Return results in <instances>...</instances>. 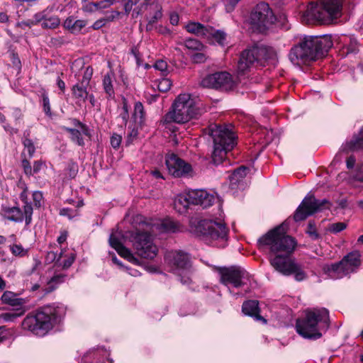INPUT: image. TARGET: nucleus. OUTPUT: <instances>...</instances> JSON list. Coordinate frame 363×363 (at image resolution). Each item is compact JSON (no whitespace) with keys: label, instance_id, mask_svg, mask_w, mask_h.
<instances>
[{"label":"nucleus","instance_id":"8fccbe9b","mask_svg":"<svg viewBox=\"0 0 363 363\" xmlns=\"http://www.w3.org/2000/svg\"><path fill=\"white\" fill-rule=\"evenodd\" d=\"M62 253L58 255L57 252L53 251H50L47 253L45 256V262L47 263H52L53 262H60Z\"/></svg>","mask_w":363,"mask_h":363},{"label":"nucleus","instance_id":"ea45409f","mask_svg":"<svg viewBox=\"0 0 363 363\" xmlns=\"http://www.w3.org/2000/svg\"><path fill=\"white\" fill-rule=\"evenodd\" d=\"M172 82L168 78H162L158 82L157 88L161 92H166L170 89Z\"/></svg>","mask_w":363,"mask_h":363},{"label":"nucleus","instance_id":"0eeeda50","mask_svg":"<svg viewBox=\"0 0 363 363\" xmlns=\"http://www.w3.org/2000/svg\"><path fill=\"white\" fill-rule=\"evenodd\" d=\"M208 128L213 141L212 160L215 164H219L237 144V137L231 126L227 125L211 124Z\"/></svg>","mask_w":363,"mask_h":363},{"label":"nucleus","instance_id":"72a5a7b5","mask_svg":"<svg viewBox=\"0 0 363 363\" xmlns=\"http://www.w3.org/2000/svg\"><path fill=\"white\" fill-rule=\"evenodd\" d=\"M103 86L105 92L108 96L109 98H112L114 96V90L112 84V77L110 74H106L104 77L103 79Z\"/></svg>","mask_w":363,"mask_h":363},{"label":"nucleus","instance_id":"6ab92c4d","mask_svg":"<svg viewBox=\"0 0 363 363\" xmlns=\"http://www.w3.org/2000/svg\"><path fill=\"white\" fill-rule=\"evenodd\" d=\"M188 198L191 204L200 205L203 208L211 206L215 201V196L206 190L194 189L188 191Z\"/></svg>","mask_w":363,"mask_h":363},{"label":"nucleus","instance_id":"603ef678","mask_svg":"<svg viewBox=\"0 0 363 363\" xmlns=\"http://www.w3.org/2000/svg\"><path fill=\"white\" fill-rule=\"evenodd\" d=\"M43 194L41 191H35L33 193V200L34 206L37 208H40L43 201Z\"/></svg>","mask_w":363,"mask_h":363},{"label":"nucleus","instance_id":"774afa93","mask_svg":"<svg viewBox=\"0 0 363 363\" xmlns=\"http://www.w3.org/2000/svg\"><path fill=\"white\" fill-rule=\"evenodd\" d=\"M86 9L89 11H93L94 10H99V2L91 3L86 6Z\"/></svg>","mask_w":363,"mask_h":363},{"label":"nucleus","instance_id":"bf43d9fd","mask_svg":"<svg viewBox=\"0 0 363 363\" xmlns=\"http://www.w3.org/2000/svg\"><path fill=\"white\" fill-rule=\"evenodd\" d=\"M74 255L71 254L70 256L63 262V264H60V265H62L63 269H67L72 264V263L74 261Z\"/></svg>","mask_w":363,"mask_h":363},{"label":"nucleus","instance_id":"4be33fe9","mask_svg":"<svg viewBox=\"0 0 363 363\" xmlns=\"http://www.w3.org/2000/svg\"><path fill=\"white\" fill-rule=\"evenodd\" d=\"M1 214L5 218L15 223H21L25 219L24 211L23 212L18 206L10 207L3 205Z\"/></svg>","mask_w":363,"mask_h":363},{"label":"nucleus","instance_id":"864d4df0","mask_svg":"<svg viewBox=\"0 0 363 363\" xmlns=\"http://www.w3.org/2000/svg\"><path fill=\"white\" fill-rule=\"evenodd\" d=\"M46 17V11L44 10L43 11L38 12L33 15L32 18L34 21V23H36L38 25L40 23H43L44 21V19H45Z\"/></svg>","mask_w":363,"mask_h":363},{"label":"nucleus","instance_id":"412c9836","mask_svg":"<svg viewBox=\"0 0 363 363\" xmlns=\"http://www.w3.org/2000/svg\"><path fill=\"white\" fill-rule=\"evenodd\" d=\"M259 302L256 300L245 301L242 306V312L249 316L253 317L255 320L267 323V320L259 315Z\"/></svg>","mask_w":363,"mask_h":363},{"label":"nucleus","instance_id":"f257e3e1","mask_svg":"<svg viewBox=\"0 0 363 363\" xmlns=\"http://www.w3.org/2000/svg\"><path fill=\"white\" fill-rule=\"evenodd\" d=\"M296 245L295 239L286 235L281 225L269 230L257 240L259 250L269 251V262L276 271L284 276L294 274L297 281H301L306 279L307 274L291 256Z\"/></svg>","mask_w":363,"mask_h":363},{"label":"nucleus","instance_id":"69168bd1","mask_svg":"<svg viewBox=\"0 0 363 363\" xmlns=\"http://www.w3.org/2000/svg\"><path fill=\"white\" fill-rule=\"evenodd\" d=\"M356 160L354 156H350L346 161L347 167L348 169H352L354 167L355 164Z\"/></svg>","mask_w":363,"mask_h":363},{"label":"nucleus","instance_id":"5fc2aeb1","mask_svg":"<svg viewBox=\"0 0 363 363\" xmlns=\"http://www.w3.org/2000/svg\"><path fill=\"white\" fill-rule=\"evenodd\" d=\"M121 140H122V137L120 135H118L116 133L113 134V135L111 138V146L114 149L119 147V146L121 143Z\"/></svg>","mask_w":363,"mask_h":363},{"label":"nucleus","instance_id":"c9c22d12","mask_svg":"<svg viewBox=\"0 0 363 363\" xmlns=\"http://www.w3.org/2000/svg\"><path fill=\"white\" fill-rule=\"evenodd\" d=\"M60 23V20L57 16H52L49 18L45 17L44 21L41 23L43 28L54 29L57 28Z\"/></svg>","mask_w":363,"mask_h":363},{"label":"nucleus","instance_id":"bb28decb","mask_svg":"<svg viewBox=\"0 0 363 363\" xmlns=\"http://www.w3.org/2000/svg\"><path fill=\"white\" fill-rule=\"evenodd\" d=\"M87 85L78 83L72 88V92L74 98L76 99V104L81 106L88 98L89 92L86 90Z\"/></svg>","mask_w":363,"mask_h":363},{"label":"nucleus","instance_id":"2f4dec72","mask_svg":"<svg viewBox=\"0 0 363 363\" xmlns=\"http://www.w3.org/2000/svg\"><path fill=\"white\" fill-rule=\"evenodd\" d=\"M30 130H26L23 133V137L22 138V143L24 146L25 150H27L29 156L31 157L33 156L35 152V147L32 140L29 138Z\"/></svg>","mask_w":363,"mask_h":363},{"label":"nucleus","instance_id":"0e129e2a","mask_svg":"<svg viewBox=\"0 0 363 363\" xmlns=\"http://www.w3.org/2000/svg\"><path fill=\"white\" fill-rule=\"evenodd\" d=\"M12 116L15 118L16 121H18L21 119L23 114L20 108H15L13 110Z\"/></svg>","mask_w":363,"mask_h":363},{"label":"nucleus","instance_id":"a19ab883","mask_svg":"<svg viewBox=\"0 0 363 363\" xmlns=\"http://www.w3.org/2000/svg\"><path fill=\"white\" fill-rule=\"evenodd\" d=\"M347 228V224L344 222L332 223L328 226V230L334 234L338 233Z\"/></svg>","mask_w":363,"mask_h":363},{"label":"nucleus","instance_id":"37998d69","mask_svg":"<svg viewBox=\"0 0 363 363\" xmlns=\"http://www.w3.org/2000/svg\"><path fill=\"white\" fill-rule=\"evenodd\" d=\"M128 129H129V130H128L127 138L125 140L126 145H130L133 143V141L137 138L138 135V130L135 126H134L133 128L129 126Z\"/></svg>","mask_w":363,"mask_h":363},{"label":"nucleus","instance_id":"5701e85b","mask_svg":"<svg viewBox=\"0 0 363 363\" xmlns=\"http://www.w3.org/2000/svg\"><path fill=\"white\" fill-rule=\"evenodd\" d=\"M249 169L245 166H241L233 171L229 176L230 185L232 188L242 189V180L247 176Z\"/></svg>","mask_w":363,"mask_h":363},{"label":"nucleus","instance_id":"a18cd8bd","mask_svg":"<svg viewBox=\"0 0 363 363\" xmlns=\"http://www.w3.org/2000/svg\"><path fill=\"white\" fill-rule=\"evenodd\" d=\"M42 100H43V111H44L45 113L48 116H51L52 113H51L50 99H49L48 95L46 92H43L42 94Z\"/></svg>","mask_w":363,"mask_h":363},{"label":"nucleus","instance_id":"c85d7f7f","mask_svg":"<svg viewBox=\"0 0 363 363\" xmlns=\"http://www.w3.org/2000/svg\"><path fill=\"white\" fill-rule=\"evenodd\" d=\"M21 200L25 203L24 208V214H25V222L26 225H28L32 221V215H33V207L30 203L28 201V193H27V187H25L23 191L20 194Z\"/></svg>","mask_w":363,"mask_h":363},{"label":"nucleus","instance_id":"4d7b16f0","mask_svg":"<svg viewBox=\"0 0 363 363\" xmlns=\"http://www.w3.org/2000/svg\"><path fill=\"white\" fill-rule=\"evenodd\" d=\"M191 59L195 63H202L206 60V55L202 52H196L191 55Z\"/></svg>","mask_w":363,"mask_h":363},{"label":"nucleus","instance_id":"f704fd0d","mask_svg":"<svg viewBox=\"0 0 363 363\" xmlns=\"http://www.w3.org/2000/svg\"><path fill=\"white\" fill-rule=\"evenodd\" d=\"M162 7L159 5L156 6V9L154 11L152 16L149 17L148 23L146 26V28L147 30H150L152 29L154 24L162 18Z\"/></svg>","mask_w":363,"mask_h":363},{"label":"nucleus","instance_id":"a211bd4d","mask_svg":"<svg viewBox=\"0 0 363 363\" xmlns=\"http://www.w3.org/2000/svg\"><path fill=\"white\" fill-rule=\"evenodd\" d=\"M128 232L126 235H124L121 230H118V229L113 230L109 237V244L121 257L132 263L137 264L138 263V259L134 257L133 254L128 248L123 245V242L125 240V238H128Z\"/></svg>","mask_w":363,"mask_h":363},{"label":"nucleus","instance_id":"9b49d317","mask_svg":"<svg viewBox=\"0 0 363 363\" xmlns=\"http://www.w3.org/2000/svg\"><path fill=\"white\" fill-rule=\"evenodd\" d=\"M166 260L170 267L171 272L180 277L181 283L189 284L191 282L188 275L191 262L187 253L181 250L170 252L167 254Z\"/></svg>","mask_w":363,"mask_h":363},{"label":"nucleus","instance_id":"4468645a","mask_svg":"<svg viewBox=\"0 0 363 363\" xmlns=\"http://www.w3.org/2000/svg\"><path fill=\"white\" fill-rule=\"evenodd\" d=\"M276 16L265 2H261L253 9L250 14L251 24L260 33H264L275 23Z\"/></svg>","mask_w":363,"mask_h":363},{"label":"nucleus","instance_id":"49530a36","mask_svg":"<svg viewBox=\"0 0 363 363\" xmlns=\"http://www.w3.org/2000/svg\"><path fill=\"white\" fill-rule=\"evenodd\" d=\"M10 250L15 256L23 257L27 253V250H25L21 245H11Z\"/></svg>","mask_w":363,"mask_h":363},{"label":"nucleus","instance_id":"3c124183","mask_svg":"<svg viewBox=\"0 0 363 363\" xmlns=\"http://www.w3.org/2000/svg\"><path fill=\"white\" fill-rule=\"evenodd\" d=\"M19 316L20 314L16 313H4L0 314V320L4 322H13Z\"/></svg>","mask_w":363,"mask_h":363},{"label":"nucleus","instance_id":"6e6552de","mask_svg":"<svg viewBox=\"0 0 363 363\" xmlns=\"http://www.w3.org/2000/svg\"><path fill=\"white\" fill-rule=\"evenodd\" d=\"M196 113L194 101L190 99V95L183 94L176 99L172 110L165 115L164 121L184 123L192 118Z\"/></svg>","mask_w":363,"mask_h":363},{"label":"nucleus","instance_id":"a878e982","mask_svg":"<svg viewBox=\"0 0 363 363\" xmlns=\"http://www.w3.org/2000/svg\"><path fill=\"white\" fill-rule=\"evenodd\" d=\"M186 30L199 37L208 38V33L211 30V26H204L197 22H190L185 26Z\"/></svg>","mask_w":363,"mask_h":363},{"label":"nucleus","instance_id":"39448f33","mask_svg":"<svg viewBox=\"0 0 363 363\" xmlns=\"http://www.w3.org/2000/svg\"><path fill=\"white\" fill-rule=\"evenodd\" d=\"M342 0H320L310 3L301 16L306 24H329L342 15Z\"/></svg>","mask_w":363,"mask_h":363},{"label":"nucleus","instance_id":"7ed1b4c3","mask_svg":"<svg viewBox=\"0 0 363 363\" xmlns=\"http://www.w3.org/2000/svg\"><path fill=\"white\" fill-rule=\"evenodd\" d=\"M65 314L63 306L48 305L39 309L35 315H27L22 322V327L36 335L43 336L60 323Z\"/></svg>","mask_w":363,"mask_h":363},{"label":"nucleus","instance_id":"20e7f679","mask_svg":"<svg viewBox=\"0 0 363 363\" xmlns=\"http://www.w3.org/2000/svg\"><path fill=\"white\" fill-rule=\"evenodd\" d=\"M189 224L191 232L206 244L217 247L226 245L228 229L224 223L196 218Z\"/></svg>","mask_w":363,"mask_h":363},{"label":"nucleus","instance_id":"ddd939ff","mask_svg":"<svg viewBox=\"0 0 363 363\" xmlns=\"http://www.w3.org/2000/svg\"><path fill=\"white\" fill-rule=\"evenodd\" d=\"M267 50L264 46H253L242 52L238 63V73L245 75L262 60H267Z\"/></svg>","mask_w":363,"mask_h":363},{"label":"nucleus","instance_id":"09e8293b","mask_svg":"<svg viewBox=\"0 0 363 363\" xmlns=\"http://www.w3.org/2000/svg\"><path fill=\"white\" fill-rule=\"evenodd\" d=\"M92 74H93V69L89 66L87 67L84 72V75H83L82 81L80 82V84L88 86L89 84Z\"/></svg>","mask_w":363,"mask_h":363},{"label":"nucleus","instance_id":"423d86ee","mask_svg":"<svg viewBox=\"0 0 363 363\" xmlns=\"http://www.w3.org/2000/svg\"><path fill=\"white\" fill-rule=\"evenodd\" d=\"M329 326V312L325 308L306 311L305 318L298 319L296 324L297 333L310 340L320 338Z\"/></svg>","mask_w":363,"mask_h":363},{"label":"nucleus","instance_id":"13d9d810","mask_svg":"<svg viewBox=\"0 0 363 363\" xmlns=\"http://www.w3.org/2000/svg\"><path fill=\"white\" fill-rule=\"evenodd\" d=\"M45 167V164L41 160L35 161L33 166V174H38L40 171Z\"/></svg>","mask_w":363,"mask_h":363},{"label":"nucleus","instance_id":"de8ad7c7","mask_svg":"<svg viewBox=\"0 0 363 363\" xmlns=\"http://www.w3.org/2000/svg\"><path fill=\"white\" fill-rule=\"evenodd\" d=\"M306 233L313 240H317L319 238V235L316 231L315 225L313 221L308 222Z\"/></svg>","mask_w":363,"mask_h":363},{"label":"nucleus","instance_id":"f03ea898","mask_svg":"<svg viewBox=\"0 0 363 363\" xmlns=\"http://www.w3.org/2000/svg\"><path fill=\"white\" fill-rule=\"evenodd\" d=\"M333 45L330 35L304 36L291 49L289 57L294 65L299 66L323 57Z\"/></svg>","mask_w":363,"mask_h":363},{"label":"nucleus","instance_id":"7c9ffc66","mask_svg":"<svg viewBox=\"0 0 363 363\" xmlns=\"http://www.w3.org/2000/svg\"><path fill=\"white\" fill-rule=\"evenodd\" d=\"M65 275L62 274L55 275L48 282L47 286L43 289L45 294H49L53 291L59 284L64 282Z\"/></svg>","mask_w":363,"mask_h":363},{"label":"nucleus","instance_id":"e2e57ef3","mask_svg":"<svg viewBox=\"0 0 363 363\" xmlns=\"http://www.w3.org/2000/svg\"><path fill=\"white\" fill-rule=\"evenodd\" d=\"M60 214L61 216H68L69 218H72L74 216V211L66 208L61 209Z\"/></svg>","mask_w":363,"mask_h":363},{"label":"nucleus","instance_id":"f3484780","mask_svg":"<svg viewBox=\"0 0 363 363\" xmlns=\"http://www.w3.org/2000/svg\"><path fill=\"white\" fill-rule=\"evenodd\" d=\"M165 163L169 174L174 177H192L193 170L190 164L179 158L175 154L166 157Z\"/></svg>","mask_w":363,"mask_h":363},{"label":"nucleus","instance_id":"338daca9","mask_svg":"<svg viewBox=\"0 0 363 363\" xmlns=\"http://www.w3.org/2000/svg\"><path fill=\"white\" fill-rule=\"evenodd\" d=\"M69 176L72 178H74L76 176L77 172V168L76 165H74V164L70 165L69 167Z\"/></svg>","mask_w":363,"mask_h":363},{"label":"nucleus","instance_id":"f8f14e48","mask_svg":"<svg viewBox=\"0 0 363 363\" xmlns=\"http://www.w3.org/2000/svg\"><path fill=\"white\" fill-rule=\"evenodd\" d=\"M331 203L329 200L326 199H317L313 194L308 193L296 208L294 214V219L296 222L304 220L317 212L329 209Z\"/></svg>","mask_w":363,"mask_h":363},{"label":"nucleus","instance_id":"9d476101","mask_svg":"<svg viewBox=\"0 0 363 363\" xmlns=\"http://www.w3.org/2000/svg\"><path fill=\"white\" fill-rule=\"evenodd\" d=\"M360 265V255L357 251L350 252L339 262L328 265L324 270L333 279H342L354 272Z\"/></svg>","mask_w":363,"mask_h":363},{"label":"nucleus","instance_id":"1a4fd4ad","mask_svg":"<svg viewBox=\"0 0 363 363\" xmlns=\"http://www.w3.org/2000/svg\"><path fill=\"white\" fill-rule=\"evenodd\" d=\"M128 234V239L138 256L152 259L157 255V247L152 243V235L147 231L136 229L129 231Z\"/></svg>","mask_w":363,"mask_h":363},{"label":"nucleus","instance_id":"4c0bfd02","mask_svg":"<svg viewBox=\"0 0 363 363\" xmlns=\"http://www.w3.org/2000/svg\"><path fill=\"white\" fill-rule=\"evenodd\" d=\"M186 48L189 50H201L203 45L198 40L194 38H188L184 41Z\"/></svg>","mask_w":363,"mask_h":363},{"label":"nucleus","instance_id":"58836bf2","mask_svg":"<svg viewBox=\"0 0 363 363\" xmlns=\"http://www.w3.org/2000/svg\"><path fill=\"white\" fill-rule=\"evenodd\" d=\"M145 116V111H144V107L141 102L138 101L135 104L134 106V113H133V117L135 121H138V119L140 120V123H141L144 118Z\"/></svg>","mask_w":363,"mask_h":363},{"label":"nucleus","instance_id":"aec40b11","mask_svg":"<svg viewBox=\"0 0 363 363\" xmlns=\"http://www.w3.org/2000/svg\"><path fill=\"white\" fill-rule=\"evenodd\" d=\"M74 124L79 129L66 127L64 128V129L70 134L72 141L77 143L79 146H83L84 145V142L82 138V135L86 136L89 135V130L86 125L82 123L77 119L74 120Z\"/></svg>","mask_w":363,"mask_h":363},{"label":"nucleus","instance_id":"680f3d73","mask_svg":"<svg viewBox=\"0 0 363 363\" xmlns=\"http://www.w3.org/2000/svg\"><path fill=\"white\" fill-rule=\"evenodd\" d=\"M346 54L356 53L358 51L356 42L352 43L351 45L345 48Z\"/></svg>","mask_w":363,"mask_h":363},{"label":"nucleus","instance_id":"cd10ccee","mask_svg":"<svg viewBox=\"0 0 363 363\" xmlns=\"http://www.w3.org/2000/svg\"><path fill=\"white\" fill-rule=\"evenodd\" d=\"M188 196V192L179 194L174 201V208L180 214L186 213L189 205L191 204Z\"/></svg>","mask_w":363,"mask_h":363},{"label":"nucleus","instance_id":"393cba45","mask_svg":"<svg viewBox=\"0 0 363 363\" xmlns=\"http://www.w3.org/2000/svg\"><path fill=\"white\" fill-rule=\"evenodd\" d=\"M86 26V21L76 19L74 16L67 17L63 23L64 28L69 30L73 34L79 33Z\"/></svg>","mask_w":363,"mask_h":363},{"label":"nucleus","instance_id":"e433bc0d","mask_svg":"<svg viewBox=\"0 0 363 363\" xmlns=\"http://www.w3.org/2000/svg\"><path fill=\"white\" fill-rule=\"evenodd\" d=\"M161 228L169 233H175L179 230L177 223L170 219L164 220L161 223Z\"/></svg>","mask_w":363,"mask_h":363},{"label":"nucleus","instance_id":"052dcab7","mask_svg":"<svg viewBox=\"0 0 363 363\" xmlns=\"http://www.w3.org/2000/svg\"><path fill=\"white\" fill-rule=\"evenodd\" d=\"M125 2L124 4V9L125 13H129L133 9V6L136 4L138 1L135 0L134 3L132 0H124Z\"/></svg>","mask_w":363,"mask_h":363},{"label":"nucleus","instance_id":"dca6fc26","mask_svg":"<svg viewBox=\"0 0 363 363\" xmlns=\"http://www.w3.org/2000/svg\"><path fill=\"white\" fill-rule=\"evenodd\" d=\"M218 273L220 283L225 286L232 284L235 288L243 286L244 280L248 277L244 269L237 266L219 268Z\"/></svg>","mask_w":363,"mask_h":363},{"label":"nucleus","instance_id":"c756f323","mask_svg":"<svg viewBox=\"0 0 363 363\" xmlns=\"http://www.w3.org/2000/svg\"><path fill=\"white\" fill-rule=\"evenodd\" d=\"M1 300L4 303L12 306H21L24 303L23 298H17L16 294L10 291H4L1 297Z\"/></svg>","mask_w":363,"mask_h":363},{"label":"nucleus","instance_id":"473e14b6","mask_svg":"<svg viewBox=\"0 0 363 363\" xmlns=\"http://www.w3.org/2000/svg\"><path fill=\"white\" fill-rule=\"evenodd\" d=\"M210 36L213 37L221 46L226 45L227 35L225 32L220 30H215L211 27V30L208 33V38Z\"/></svg>","mask_w":363,"mask_h":363},{"label":"nucleus","instance_id":"79ce46f5","mask_svg":"<svg viewBox=\"0 0 363 363\" xmlns=\"http://www.w3.org/2000/svg\"><path fill=\"white\" fill-rule=\"evenodd\" d=\"M277 19L275 23L278 27L282 29L288 30L289 26L288 25V20L286 16L284 13H280L278 16H276Z\"/></svg>","mask_w":363,"mask_h":363},{"label":"nucleus","instance_id":"6e6d98bb","mask_svg":"<svg viewBox=\"0 0 363 363\" xmlns=\"http://www.w3.org/2000/svg\"><path fill=\"white\" fill-rule=\"evenodd\" d=\"M22 167L23 168L24 173L27 176L33 175V167H31L29 162L26 159L22 160Z\"/></svg>","mask_w":363,"mask_h":363},{"label":"nucleus","instance_id":"2eb2a0df","mask_svg":"<svg viewBox=\"0 0 363 363\" xmlns=\"http://www.w3.org/2000/svg\"><path fill=\"white\" fill-rule=\"evenodd\" d=\"M201 85L205 88L229 91L235 86V82L228 72H218L205 77L201 80Z\"/></svg>","mask_w":363,"mask_h":363},{"label":"nucleus","instance_id":"c03bdc74","mask_svg":"<svg viewBox=\"0 0 363 363\" xmlns=\"http://www.w3.org/2000/svg\"><path fill=\"white\" fill-rule=\"evenodd\" d=\"M154 67L160 71L161 72V74L162 76H166L167 75V74L169 73V71H168V65H167V62L162 60H157L155 62V65H154Z\"/></svg>","mask_w":363,"mask_h":363},{"label":"nucleus","instance_id":"b1692460","mask_svg":"<svg viewBox=\"0 0 363 363\" xmlns=\"http://www.w3.org/2000/svg\"><path fill=\"white\" fill-rule=\"evenodd\" d=\"M363 150V128L361 129L359 133L354 135L350 141H347L341 146L340 151H356Z\"/></svg>","mask_w":363,"mask_h":363}]
</instances>
